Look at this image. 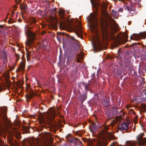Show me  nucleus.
I'll list each match as a JSON object with an SVG mask.
<instances>
[{
    "label": "nucleus",
    "instance_id": "1",
    "mask_svg": "<svg viewBox=\"0 0 146 146\" xmlns=\"http://www.w3.org/2000/svg\"><path fill=\"white\" fill-rule=\"evenodd\" d=\"M90 23V27L92 32L96 35V37L93 38V47L95 52H98L102 49V43L99 36L100 33L98 29V20L96 14L95 13H91L87 18Z\"/></svg>",
    "mask_w": 146,
    "mask_h": 146
},
{
    "label": "nucleus",
    "instance_id": "2",
    "mask_svg": "<svg viewBox=\"0 0 146 146\" xmlns=\"http://www.w3.org/2000/svg\"><path fill=\"white\" fill-rule=\"evenodd\" d=\"M104 18L100 21L101 35L104 39H108L110 31H115L118 30V26L106 13L104 15Z\"/></svg>",
    "mask_w": 146,
    "mask_h": 146
},
{
    "label": "nucleus",
    "instance_id": "3",
    "mask_svg": "<svg viewBox=\"0 0 146 146\" xmlns=\"http://www.w3.org/2000/svg\"><path fill=\"white\" fill-rule=\"evenodd\" d=\"M102 129L103 130L98 135V139L96 141L97 146H103V145L106 144V140L113 138L112 133L107 131L108 129L107 126L103 125Z\"/></svg>",
    "mask_w": 146,
    "mask_h": 146
},
{
    "label": "nucleus",
    "instance_id": "4",
    "mask_svg": "<svg viewBox=\"0 0 146 146\" xmlns=\"http://www.w3.org/2000/svg\"><path fill=\"white\" fill-rule=\"evenodd\" d=\"M118 110L115 108H111L108 110L106 112L107 116L109 118H112L113 115L118 113Z\"/></svg>",
    "mask_w": 146,
    "mask_h": 146
},
{
    "label": "nucleus",
    "instance_id": "5",
    "mask_svg": "<svg viewBox=\"0 0 146 146\" xmlns=\"http://www.w3.org/2000/svg\"><path fill=\"white\" fill-rule=\"evenodd\" d=\"M25 32L27 36L30 37L31 40L28 41L29 43H31L34 39L35 34L29 31L27 26H25Z\"/></svg>",
    "mask_w": 146,
    "mask_h": 146
},
{
    "label": "nucleus",
    "instance_id": "6",
    "mask_svg": "<svg viewBox=\"0 0 146 146\" xmlns=\"http://www.w3.org/2000/svg\"><path fill=\"white\" fill-rule=\"evenodd\" d=\"M145 33H141L139 34H134L130 37V38L132 40H138L141 38H145Z\"/></svg>",
    "mask_w": 146,
    "mask_h": 146
},
{
    "label": "nucleus",
    "instance_id": "7",
    "mask_svg": "<svg viewBox=\"0 0 146 146\" xmlns=\"http://www.w3.org/2000/svg\"><path fill=\"white\" fill-rule=\"evenodd\" d=\"M7 108L4 107L0 108V118L5 120L7 118L6 113Z\"/></svg>",
    "mask_w": 146,
    "mask_h": 146
},
{
    "label": "nucleus",
    "instance_id": "8",
    "mask_svg": "<svg viewBox=\"0 0 146 146\" xmlns=\"http://www.w3.org/2000/svg\"><path fill=\"white\" fill-rule=\"evenodd\" d=\"M144 135L143 133H141L137 137V143L139 145H143L145 143V141L142 138Z\"/></svg>",
    "mask_w": 146,
    "mask_h": 146
},
{
    "label": "nucleus",
    "instance_id": "9",
    "mask_svg": "<svg viewBox=\"0 0 146 146\" xmlns=\"http://www.w3.org/2000/svg\"><path fill=\"white\" fill-rule=\"evenodd\" d=\"M129 125V123L123 122L119 125V128L121 130L127 129L128 128Z\"/></svg>",
    "mask_w": 146,
    "mask_h": 146
},
{
    "label": "nucleus",
    "instance_id": "10",
    "mask_svg": "<svg viewBox=\"0 0 146 146\" xmlns=\"http://www.w3.org/2000/svg\"><path fill=\"white\" fill-rule=\"evenodd\" d=\"M86 92L83 94L80 95L79 97V100L80 102L82 103L86 100L87 98Z\"/></svg>",
    "mask_w": 146,
    "mask_h": 146
},
{
    "label": "nucleus",
    "instance_id": "11",
    "mask_svg": "<svg viewBox=\"0 0 146 146\" xmlns=\"http://www.w3.org/2000/svg\"><path fill=\"white\" fill-rule=\"evenodd\" d=\"M50 113H47V114L49 117H54L56 113L54 110L53 108H51L49 110Z\"/></svg>",
    "mask_w": 146,
    "mask_h": 146
},
{
    "label": "nucleus",
    "instance_id": "12",
    "mask_svg": "<svg viewBox=\"0 0 146 146\" xmlns=\"http://www.w3.org/2000/svg\"><path fill=\"white\" fill-rule=\"evenodd\" d=\"M35 140V139L34 138H29L26 140V141L28 142L29 146H36L34 142Z\"/></svg>",
    "mask_w": 146,
    "mask_h": 146
},
{
    "label": "nucleus",
    "instance_id": "13",
    "mask_svg": "<svg viewBox=\"0 0 146 146\" xmlns=\"http://www.w3.org/2000/svg\"><path fill=\"white\" fill-rule=\"evenodd\" d=\"M90 131L93 133H94L97 130V127L95 124H93L90 127Z\"/></svg>",
    "mask_w": 146,
    "mask_h": 146
},
{
    "label": "nucleus",
    "instance_id": "14",
    "mask_svg": "<svg viewBox=\"0 0 146 146\" xmlns=\"http://www.w3.org/2000/svg\"><path fill=\"white\" fill-rule=\"evenodd\" d=\"M90 1L92 6L97 8V7L99 5V3L95 0H90Z\"/></svg>",
    "mask_w": 146,
    "mask_h": 146
},
{
    "label": "nucleus",
    "instance_id": "15",
    "mask_svg": "<svg viewBox=\"0 0 146 146\" xmlns=\"http://www.w3.org/2000/svg\"><path fill=\"white\" fill-rule=\"evenodd\" d=\"M111 15L115 18H117L119 16V14L117 13V11L114 9L112 10Z\"/></svg>",
    "mask_w": 146,
    "mask_h": 146
},
{
    "label": "nucleus",
    "instance_id": "16",
    "mask_svg": "<svg viewBox=\"0 0 146 146\" xmlns=\"http://www.w3.org/2000/svg\"><path fill=\"white\" fill-rule=\"evenodd\" d=\"M4 57H3V62L4 64H6L8 62L7 56V54L5 52H4Z\"/></svg>",
    "mask_w": 146,
    "mask_h": 146
},
{
    "label": "nucleus",
    "instance_id": "17",
    "mask_svg": "<svg viewBox=\"0 0 146 146\" xmlns=\"http://www.w3.org/2000/svg\"><path fill=\"white\" fill-rule=\"evenodd\" d=\"M46 42L44 41L43 43H42L40 44V47L43 48L44 49H45L46 48Z\"/></svg>",
    "mask_w": 146,
    "mask_h": 146
},
{
    "label": "nucleus",
    "instance_id": "18",
    "mask_svg": "<svg viewBox=\"0 0 146 146\" xmlns=\"http://www.w3.org/2000/svg\"><path fill=\"white\" fill-rule=\"evenodd\" d=\"M34 96V94L33 92H32L30 93L29 94L26 96V97L27 99H29L32 98Z\"/></svg>",
    "mask_w": 146,
    "mask_h": 146
},
{
    "label": "nucleus",
    "instance_id": "19",
    "mask_svg": "<svg viewBox=\"0 0 146 146\" xmlns=\"http://www.w3.org/2000/svg\"><path fill=\"white\" fill-rule=\"evenodd\" d=\"M124 8L125 10H127V11H133V9H132L131 8H130L129 6H127L126 7H124Z\"/></svg>",
    "mask_w": 146,
    "mask_h": 146
},
{
    "label": "nucleus",
    "instance_id": "20",
    "mask_svg": "<svg viewBox=\"0 0 146 146\" xmlns=\"http://www.w3.org/2000/svg\"><path fill=\"white\" fill-rule=\"evenodd\" d=\"M21 9L23 10H25L27 9V5L25 4H22L20 5Z\"/></svg>",
    "mask_w": 146,
    "mask_h": 146
},
{
    "label": "nucleus",
    "instance_id": "21",
    "mask_svg": "<svg viewBox=\"0 0 146 146\" xmlns=\"http://www.w3.org/2000/svg\"><path fill=\"white\" fill-rule=\"evenodd\" d=\"M78 27H79L78 28H79V31H80V34H79L78 33H77V35L79 37H80L81 38H82V36L81 35L82 31L80 29L81 27H80V26H79Z\"/></svg>",
    "mask_w": 146,
    "mask_h": 146
},
{
    "label": "nucleus",
    "instance_id": "22",
    "mask_svg": "<svg viewBox=\"0 0 146 146\" xmlns=\"http://www.w3.org/2000/svg\"><path fill=\"white\" fill-rule=\"evenodd\" d=\"M82 84V86H83L84 87L85 90H88V83H87L86 84Z\"/></svg>",
    "mask_w": 146,
    "mask_h": 146
},
{
    "label": "nucleus",
    "instance_id": "23",
    "mask_svg": "<svg viewBox=\"0 0 146 146\" xmlns=\"http://www.w3.org/2000/svg\"><path fill=\"white\" fill-rule=\"evenodd\" d=\"M59 13L60 15H63L64 14V12L63 10H60L59 11Z\"/></svg>",
    "mask_w": 146,
    "mask_h": 146
},
{
    "label": "nucleus",
    "instance_id": "24",
    "mask_svg": "<svg viewBox=\"0 0 146 146\" xmlns=\"http://www.w3.org/2000/svg\"><path fill=\"white\" fill-rule=\"evenodd\" d=\"M142 94L143 95H146V89H144L143 90Z\"/></svg>",
    "mask_w": 146,
    "mask_h": 146
},
{
    "label": "nucleus",
    "instance_id": "25",
    "mask_svg": "<svg viewBox=\"0 0 146 146\" xmlns=\"http://www.w3.org/2000/svg\"><path fill=\"white\" fill-rule=\"evenodd\" d=\"M123 9L121 8H120L118 9V11L119 12H121L123 11Z\"/></svg>",
    "mask_w": 146,
    "mask_h": 146
},
{
    "label": "nucleus",
    "instance_id": "26",
    "mask_svg": "<svg viewBox=\"0 0 146 146\" xmlns=\"http://www.w3.org/2000/svg\"><path fill=\"white\" fill-rule=\"evenodd\" d=\"M47 136H49L50 137H51V134L50 133H47L46 135Z\"/></svg>",
    "mask_w": 146,
    "mask_h": 146
},
{
    "label": "nucleus",
    "instance_id": "27",
    "mask_svg": "<svg viewBox=\"0 0 146 146\" xmlns=\"http://www.w3.org/2000/svg\"><path fill=\"white\" fill-rule=\"evenodd\" d=\"M27 57L28 58L29 56L30 55V52H27Z\"/></svg>",
    "mask_w": 146,
    "mask_h": 146
},
{
    "label": "nucleus",
    "instance_id": "28",
    "mask_svg": "<svg viewBox=\"0 0 146 146\" xmlns=\"http://www.w3.org/2000/svg\"><path fill=\"white\" fill-rule=\"evenodd\" d=\"M21 68L22 69L24 68L25 67L24 64H22L21 66Z\"/></svg>",
    "mask_w": 146,
    "mask_h": 146
},
{
    "label": "nucleus",
    "instance_id": "29",
    "mask_svg": "<svg viewBox=\"0 0 146 146\" xmlns=\"http://www.w3.org/2000/svg\"><path fill=\"white\" fill-rule=\"evenodd\" d=\"M76 21H77L78 22V24L79 25H80V22L79 21H78V19H77V20H76Z\"/></svg>",
    "mask_w": 146,
    "mask_h": 146
},
{
    "label": "nucleus",
    "instance_id": "30",
    "mask_svg": "<svg viewBox=\"0 0 146 146\" xmlns=\"http://www.w3.org/2000/svg\"><path fill=\"white\" fill-rule=\"evenodd\" d=\"M2 30H3L2 28L1 27H0V32H1Z\"/></svg>",
    "mask_w": 146,
    "mask_h": 146
},
{
    "label": "nucleus",
    "instance_id": "31",
    "mask_svg": "<svg viewBox=\"0 0 146 146\" xmlns=\"http://www.w3.org/2000/svg\"><path fill=\"white\" fill-rule=\"evenodd\" d=\"M2 90V88L0 86V91H1Z\"/></svg>",
    "mask_w": 146,
    "mask_h": 146
},
{
    "label": "nucleus",
    "instance_id": "32",
    "mask_svg": "<svg viewBox=\"0 0 146 146\" xmlns=\"http://www.w3.org/2000/svg\"><path fill=\"white\" fill-rule=\"evenodd\" d=\"M72 23H74V20H72Z\"/></svg>",
    "mask_w": 146,
    "mask_h": 146
},
{
    "label": "nucleus",
    "instance_id": "33",
    "mask_svg": "<svg viewBox=\"0 0 146 146\" xmlns=\"http://www.w3.org/2000/svg\"><path fill=\"white\" fill-rule=\"evenodd\" d=\"M76 30L78 32H78L79 31H78V30L77 29V30Z\"/></svg>",
    "mask_w": 146,
    "mask_h": 146
},
{
    "label": "nucleus",
    "instance_id": "34",
    "mask_svg": "<svg viewBox=\"0 0 146 146\" xmlns=\"http://www.w3.org/2000/svg\"><path fill=\"white\" fill-rule=\"evenodd\" d=\"M95 96L96 97H97V98L98 97V96L97 95H96Z\"/></svg>",
    "mask_w": 146,
    "mask_h": 146
},
{
    "label": "nucleus",
    "instance_id": "35",
    "mask_svg": "<svg viewBox=\"0 0 146 146\" xmlns=\"http://www.w3.org/2000/svg\"><path fill=\"white\" fill-rule=\"evenodd\" d=\"M43 121H42V122Z\"/></svg>",
    "mask_w": 146,
    "mask_h": 146
},
{
    "label": "nucleus",
    "instance_id": "36",
    "mask_svg": "<svg viewBox=\"0 0 146 146\" xmlns=\"http://www.w3.org/2000/svg\"><path fill=\"white\" fill-rule=\"evenodd\" d=\"M9 22V23H10V22H9H9Z\"/></svg>",
    "mask_w": 146,
    "mask_h": 146
},
{
    "label": "nucleus",
    "instance_id": "37",
    "mask_svg": "<svg viewBox=\"0 0 146 146\" xmlns=\"http://www.w3.org/2000/svg\"><path fill=\"white\" fill-rule=\"evenodd\" d=\"M133 146H134V145H133Z\"/></svg>",
    "mask_w": 146,
    "mask_h": 146
}]
</instances>
